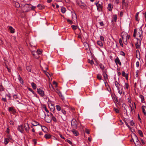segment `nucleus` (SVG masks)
Instances as JSON below:
<instances>
[{"mask_svg":"<svg viewBox=\"0 0 146 146\" xmlns=\"http://www.w3.org/2000/svg\"><path fill=\"white\" fill-rule=\"evenodd\" d=\"M132 139L135 145H138V143L140 144V143L137 137L135 134H133V136H132Z\"/></svg>","mask_w":146,"mask_h":146,"instance_id":"1","label":"nucleus"},{"mask_svg":"<svg viewBox=\"0 0 146 146\" xmlns=\"http://www.w3.org/2000/svg\"><path fill=\"white\" fill-rule=\"evenodd\" d=\"M71 125L72 129H76L77 128L78 126L77 124V122L74 119H73L72 120L71 122Z\"/></svg>","mask_w":146,"mask_h":146,"instance_id":"2","label":"nucleus"},{"mask_svg":"<svg viewBox=\"0 0 146 146\" xmlns=\"http://www.w3.org/2000/svg\"><path fill=\"white\" fill-rule=\"evenodd\" d=\"M138 33L139 34V38H136V39L137 40H139V41L141 42V40H142L143 37L142 36L143 31L141 27L139 28V31L138 32Z\"/></svg>","mask_w":146,"mask_h":146,"instance_id":"3","label":"nucleus"},{"mask_svg":"<svg viewBox=\"0 0 146 146\" xmlns=\"http://www.w3.org/2000/svg\"><path fill=\"white\" fill-rule=\"evenodd\" d=\"M17 129L21 133H23L24 129L23 125H20L17 128Z\"/></svg>","mask_w":146,"mask_h":146,"instance_id":"4","label":"nucleus"},{"mask_svg":"<svg viewBox=\"0 0 146 146\" xmlns=\"http://www.w3.org/2000/svg\"><path fill=\"white\" fill-rule=\"evenodd\" d=\"M37 92L40 94V95L42 97H43L44 95V92L41 90V89H37Z\"/></svg>","mask_w":146,"mask_h":146,"instance_id":"5","label":"nucleus"},{"mask_svg":"<svg viewBox=\"0 0 146 146\" xmlns=\"http://www.w3.org/2000/svg\"><path fill=\"white\" fill-rule=\"evenodd\" d=\"M24 127L26 131L27 132H28L30 127H29V124L28 123H25L24 124Z\"/></svg>","mask_w":146,"mask_h":146,"instance_id":"6","label":"nucleus"},{"mask_svg":"<svg viewBox=\"0 0 146 146\" xmlns=\"http://www.w3.org/2000/svg\"><path fill=\"white\" fill-rule=\"evenodd\" d=\"M115 62L117 65L118 64H119L120 66L121 65V63L118 57H117L115 60Z\"/></svg>","mask_w":146,"mask_h":146,"instance_id":"7","label":"nucleus"},{"mask_svg":"<svg viewBox=\"0 0 146 146\" xmlns=\"http://www.w3.org/2000/svg\"><path fill=\"white\" fill-rule=\"evenodd\" d=\"M76 129H72L71 130L73 134L76 136H77L79 135L78 132L75 130Z\"/></svg>","mask_w":146,"mask_h":146,"instance_id":"8","label":"nucleus"},{"mask_svg":"<svg viewBox=\"0 0 146 146\" xmlns=\"http://www.w3.org/2000/svg\"><path fill=\"white\" fill-rule=\"evenodd\" d=\"M136 56L139 60L140 59V53L138 50H136Z\"/></svg>","mask_w":146,"mask_h":146,"instance_id":"9","label":"nucleus"},{"mask_svg":"<svg viewBox=\"0 0 146 146\" xmlns=\"http://www.w3.org/2000/svg\"><path fill=\"white\" fill-rule=\"evenodd\" d=\"M122 35H125V36L126 37V38H125V39H126L127 40V39H129L130 38V36L129 35H128L127 33H123L122 32L121 33V36H122Z\"/></svg>","mask_w":146,"mask_h":146,"instance_id":"10","label":"nucleus"},{"mask_svg":"<svg viewBox=\"0 0 146 146\" xmlns=\"http://www.w3.org/2000/svg\"><path fill=\"white\" fill-rule=\"evenodd\" d=\"M8 28L9 30L10 31L11 33H15V29L12 27L10 26H8Z\"/></svg>","mask_w":146,"mask_h":146,"instance_id":"11","label":"nucleus"},{"mask_svg":"<svg viewBox=\"0 0 146 146\" xmlns=\"http://www.w3.org/2000/svg\"><path fill=\"white\" fill-rule=\"evenodd\" d=\"M32 68V66L31 65H30L28 66H27L26 67V69L27 70L30 72H31V69Z\"/></svg>","mask_w":146,"mask_h":146,"instance_id":"12","label":"nucleus"},{"mask_svg":"<svg viewBox=\"0 0 146 146\" xmlns=\"http://www.w3.org/2000/svg\"><path fill=\"white\" fill-rule=\"evenodd\" d=\"M31 124L34 126H36L37 125H39V123L37 121H33Z\"/></svg>","mask_w":146,"mask_h":146,"instance_id":"13","label":"nucleus"},{"mask_svg":"<svg viewBox=\"0 0 146 146\" xmlns=\"http://www.w3.org/2000/svg\"><path fill=\"white\" fill-rule=\"evenodd\" d=\"M113 7L111 3H109L108 5V9L109 11H111L112 10Z\"/></svg>","mask_w":146,"mask_h":146,"instance_id":"14","label":"nucleus"},{"mask_svg":"<svg viewBox=\"0 0 146 146\" xmlns=\"http://www.w3.org/2000/svg\"><path fill=\"white\" fill-rule=\"evenodd\" d=\"M46 121L47 123H51L52 121V119L51 117H46L45 118Z\"/></svg>","mask_w":146,"mask_h":146,"instance_id":"15","label":"nucleus"},{"mask_svg":"<svg viewBox=\"0 0 146 146\" xmlns=\"http://www.w3.org/2000/svg\"><path fill=\"white\" fill-rule=\"evenodd\" d=\"M44 137L46 139H49L51 138V135L48 133H46L44 135Z\"/></svg>","mask_w":146,"mask_h":146,"instance_id":"16","label":"nucleus"},{"mask_svg":"<svg viewBox=\"0 0 146 146\" xmlns=\"http://www.w3.org/2000/svg\"><path fill=\"white\" fill-rule=\"evenodd\" d=\"M140 42L139 44V43L138 42H137L135 43V46L136 48L138 50L140 48V46L141 44V42Z\"/></svg>","mask_w":146,"mask_h":146,"instance_id":"17","label":"nucleus"},{"mask_svg":"<svg viewBox=\"0 0 146 146\" xmlns=\"http://www.w3.org/2000/svg\"><path fill=\"white\" fill-rule=\"evenodd\" d=\"M139 97L141 99V102L143 103L145 102V100L144 97L142 95H140L139 96Z\"/></svg>","mask_w":146,"mask_h":146,"instance_id":"18","label":"nucleus"},{"mask_svg":"<svg viewBox=\"0 0 146 146\" xmlns=\"http://www.w3.org/2000/svg\"><path fill=\"white\" fill-rule=\"evenodd\" d=\"M37 7L39 9H44V7L43 5H42L41 4H38L37 6Z\"/></svg>","mask_w":146,"mask_h":146,"instance_id":"19","label":"nucleus"},{"mask_svg":"<svg viewBox=\"0 0 146 146\" xmlns=\"http://www.w3.org/2000/svg\"><path fill=\"white\" fill-rule=\"evenodd\" d=\"M121 37L122 39V40L123 41L124 43L126 45L127 43V40L125 39V38L123 37V35H122Z\"/></svg>","mask_w":146,"mask_h":146,"instance_id":"20","label":"nucleus"},{"mask_svg":"<svg viewBox=\"0 0 146 146\" xmlns=\"http://www.w3.org/2000/svg\"><path fill=\"white\" fill-rule=\"evenodd\" d=\"M117 16L116 15H113V20H112L111 22H113V21L114 22H116L117 19Z\"/></svg>","mask_w":146,"mask_h":146,"instance_id":"21","label":"nucleus"},{"mask_svg":"<svg viewBox=\"0 0 146 146\" xmlns=\"http://www.w3.org/2000/svg\"><path fill=\"white\" fill-rule=\"evenodd\" d=\"M8 110L9 111H12L13 113L15 112V110L14 109V108L13 107H10L9 108Z\"/></svg>","mask_w":146,"mask_h":146,"instance_id":"22","label":"nucleus"},{"mask_svg":"<svg viewBox=\"0 0 146 146\" xmlns=\"http://www.w3.org/2000/svg\"><path fill=\"white\" fill-rule=\"evenodd\" d=\"M31 86L34 89H35L36 88V85L34 82H33L31 83Z\"/></svg>","mask_w":146,"mask_h":146,"instance_id":"23","label":"nucleus"},{"mask_svg":"<svg viewBox=\"0 0 146 146\" xmlns=\"http://www.w3.org/2000/svg\"><path fill=\"white\" fill-rule=\"evenodd\" d=\"M115 84L116 87L117 88H119L120 84L117 81H115Z\"/></svg>","mask_w":146,"mask_h":146,"instance_id":"24","label":"nucleus"},{"mask_svg":"<svg viewBox=\"0 0 146 146\" xmlns=\"http://www.w3.org/2000/svg\"><path fill=\"white\" fill-rule=\"evenodd\" d=\"M103 75L104 78L105 79H108V76L107 74H106V72H104Z\"/></svg>","mask_w":146,"mask_h":146,"instance_id":"25","label":"nucleus"},{"mask_svg":"<svg viewBox=\"0 0 146 146\" xmlns=\"http://www.w3.org/2000/svg\"><path fill=\"white\" fill-rule=\"evenodd\" d=\"M138 133L141 137H143V134L142 131L140 130H138Z\"/></svg>","mask_w":146,"mask_h":146,"instance_id":"26","label":"nucleus"},{"mask_svg":"<svg viewBox=\"0 0 146 146\" xmlns=\"http://www.w3.org/2000/svg\"><path fill=\"white\" fill-rule=\"evenodd\" d=\"M102 5L99 3L98 5L97 6V9L98 10L100 9H102Z\"/></svg>","mask_w":146,"mask_h":146,"instance_id":"27","label":"nucleus"},{"mask_svg":"<svg viewBox=\"0 0 146 146\" xmlns=\"http://www.w3.org/2000/svg\"><path fill=\"white\" fill-rule=\"evenodd\" d=\"M56 109L58 111H60L61 110L60 106L58 105H57L56 106Z\"/></svg>","mask_w":146,"mask_h":146,"instance_id":"28","label":"nucleus"},{"mask_svg":"<svg viewBox=\"0 0 146 146\" xmlns=\"http://www.w3.org/2000/svg\"><path fill=\"white\" fill-rule=\"evenodd\" d=\"M97 43L98 45L100 46H103V44L102 42L100 41H98L97 42Z\"/></svg>","mask_w":146,"mask_h":146,"instance_id":"29","label":"nucleus"},{"mask_svg":"<svg viewBox=\"0 0 146 146\" xmlns=\"http://www.w3.org/2000/svg\"><path fill=\"white\" fill-rule=\"evenodd\" d=\"M19 79L21 83L22 84L23 83V80L19 75Z\"/></svg>","mask_w":146,"mask_h":146,"instance_id":"30","label":"nucleus"},{"mask_svg":"<svg viewBox=\"0 0 146 146\" xmlns=\"http://www.w3.org/2000/svg\"><path fill=\"white\" fill-rule=\"evenodd\" d=\"M137 33V29H135L134 30V33H133V36L134 38H135V37L136 36Z\"/></svg>","mask_w":146,"mask_h":146,"instance_id":"31","label":"nucleus"},{"mask_svg":"<svg viewBox=\"0 0 146 146\" xmlns=\"http://www.w3.org/2000/svg\"><path fill=\"white\" fill-rule=\"evenodd\" d=\"M97 78L98 79L101 80L102 79V77L100 75L98 74L97 75Z\"/></svg>","mask_w":146,"mask_h":146,"instance_id":"32","label":"nucleus"},{"mask_svg":"<svg viewBox=\"0 0 146 146\" xmlns=\"http://www.w3.org/2000/svg\"><path fill=\"white\" fill-rule=\"evenodd\" d=\"M15 7L17 8H19L20 6L19 3L17 2H15Z\"/></svg>","mask_w":146,"mask_h":146,"instance_id":"33","label":"nucleus"},{"mask_svg":"<svg viewBox=\"0 0 146 146\" xmlns=\"http://www.w3.org/2000/svg\"><path fill=\"white\" fill-rule=\"evenodd\" d=\"M119 42L120 45L122 46H123V44L122 43V40L121 38H119Z\"/></svg>","mask_w":146,"mask_h":146,"instance_id":"34","label":"nucleus"},{"mask_svg":"<svg viewBox=\"0 0 146 146\" xmlns=\"http://www.w3.org/2000/svg\"><path fill=\"white\" fill-rule=\"evenodd\" d=\"M113 110L117 113H119V110L117 108H114L113 109Z\"/></svg>","mask_w":146,"mask_h":146,"instance_id":"35","label":"nucleus"},{"mask_svg":"<svg viewBox=\"0 0 146 146\" xmlns=\"http://www.w3.org/2000/svg\"><path fill=\"white\" fill-rule=\"evenodd\" d=\"M9 139L8 138H5V145H7L8 144L9 142Z\"/></svg>","mask_w":146,"mask_h":146,"instance_id":"36","label":"nucleus"},{"mask_svg":"<svg viewBox=\"0 0 146 146\" xmlns=\"http://www.w3.org/2000/svg\"><path fill=\"white\" fill-rule=\"evenodd\" d=\"M61 11L63 13H64L66 12V9L64 7H62L61 8Z\"/></svg>","mask_w":146,"mask_h":146,"instance_id":"37","label":"nucleus"},{"mask_svg":"<svg viewBox=\"0 0 146 146\" xmlns=\"http://www.w3.org/2000/svg\"><path fill=\"white\" fill-rule=\"evenodd\" d=\"M129 84L128 83H125V85L124 86L125 88H126L127 89H128L129 88Z\"/></svg>","mask_w":146,"mask_h":146,"instance_id":"38","label":"nucleus"},{"mask_svg":"<svg viewBox=\"0 0 146 146\" xmlns=\"http://www.w3.org/2000/svg\"><path fill=\"white\" fill-rule=\"evenodd\" d=\"M7 137L8 138H8L9 139H10V140H12V136L9 134H7Z\"/></svg>","mask_w":146,"mask_h":146,"instance_id":"39","label":"nucleus"},{"mask_svg":"<svg viewBox=\"0 0 146 146\" xmlns=\"http://www.w3.org/2000/svg\"><path fill=\"white\" fill-rule=\"evenodd\" d=\"M87 6L85 4H84L81 5H80V7L82 9H83L85 7H86Z\"/></svg>","mask_w":146,"mask_h":146,"instance_id":"40","label":"nucleus"},{"mask_svg":"<svg viewBox=\"0 0 146 146\" xmlns=\"http://www.w3.org/2000/svg\"><path fill=\"white\" fill-rule=\"evenodd\" d=\"M71 27L73 30H76L77 28V26L75 25H72L71 26Z\"/></svg>","mask_w":146,"mask_h":146,"instance_id":"41","label":"nucleus"},{"mask_svg":"<svg viewBox=\"0 0 146 146\" xmlns=\"http://www.w3.org/2000/svg\"><path fill=\"white\" fill-rule=\"evenodd\" d=\"M52 120L54 121L55 122H56L57 121V119L54 116L52 118Z\"/></svg>","mask_w":146,"mask_h":146,"instance_id":"42","label":"nucleus"},{"mask_svg":"<svg viewBox=\"0 0 146 146\" xmlns=\"http://www.w3.org/2000/svg\"><path fill=\"white\" fill-rule=\"evenodd\" d=\"M88 62L89 63H90L92 65L94 64V61L92 60H90L89 59H88Z\"/></svg>","mask_w":146,"mask_h":146,"instance_id":"43","label":"nucleus"},{"mask_svg":"<svg viewBox=\"0 0 146 146\" xmlns=\"http://www.w3.org/2000/svg\"><path fill=\"white\" fill-rule=\"evenodd\" d=\"M117 90H118V93L120 94L121 95L122 93V90H120V88H117Z\"/></svg>","mask_w":146,"mask_h":146,"instance_id":"44","label":"nucleus"},{"mask_svg":"<svg viewBox=\"0 0 146 146\" xmlns=\"http://www.w3.org/2000/svg\"><path fill=\"white\" fill-rule=\"evenodd\" d=\"M4 88L2 85H0V91H2L4 90Z\"/></svg>","mask_w":146,"mask_h":146,"instance_id":"45","label":"nucleus"},{"mask_svg":"<svg viewBox=\"0 0 146 146\" xmlns=\"http://www.w3.org/2000/svg\"><path fill=\"white\" fill-rule=\"evenodd\" d=\"M51 111L52 112H54L55 110V108L54 106H52V108H50Z\"/></svg>","mask_w":146,"mask_h":146,"instance_id":"46","label":"nucleus"},{"mask_svg":"<svg viewBox=\"0 0 146 146\" xmlns=\"http://www.w3.org/2000/svg\"><path fill=\"white\" fill-rule=\"evenodd\" d=\"M100 68L102 70H103L104 68V67L103 65L102 64H100Z\"/></svg>","mask_w":146,"mask_h":146,"instance_id":"47","label":"nucleus"},{"mask_svg":"<svg viewBox=\"0 0 146 146\" xmlns=\"http://www.w3.org/2000/svg\"><path fill=\"white\" fill-rule=\"evenodd\" d=\"M100 38L101 40L102 41H104V38L103 36H100Z\"/></svg>","mask_w":146,"mask_h":146,"instance_id":"48","label":"nucleus"},{"mask_svg":"<svg viewBox=\"0 0 146 146\" xmlns=\"http://www.w3.org/2000/svg\"><path fill=\"white\" fill-rule=\"evenodd\" d=\"M120 55L124 56H125V54L124 52L123 51H121L120 52Z\"/></svg>","mask_w":146,"mask_h":146,"instance_id":"49","label":"nucleus"},{"mask_svg":"<svg viewBox=\"0 0 146 146\" xmlns=\"http://www.w3.org/2000/svg\"><path fill=\"white\" fill-rule=\"evenodd\" d=\"M56 92L58 93L59 94V95H60V94H61V93L60 92V91L58 89H57L56 90Z\"/></svg>","mask_w":146,"mask_h":146,"instance_id":"50","label":"nucleus"},{"mask_svg":"<svg viewBox=\"0 0 146 146\" xmlns=\"http://www.w3.org/2000/svg\"><path fill=\"white\" fill-rule=\"evenodd\" d=\"M126 73L124 71H122V75L124 77L125 76H126Z\"/></svg>","mask_w":146,"mask_h":146,"instance_id":"51","label":"nucleus"},{"mask_svg":"<svg viewBox=\"0 0 146 146\" xmlns=\"http://www.w3.org/2000/svg\"><path fill=\"white\" fill-rule=\"evenodd\" d=\"M85 132L87 134H89V130L86 129H85Z\"/></svg>","mask_w":146,"mask_h":146,"instance_id":"52","label":"nucleus"},{"mask_svg":"<svg viewBox=\"0 0 146 146\" xmlns=\"http://www.w3.org/2000/svg\"><path fill=\"white\" fill-rule=\"evenodd\" d=\"M142 111H143V113L144 115H145L146 116V111H145V109L144 108H143Z\"/></svg>","mask_w":146,"mask_h":146,"instance_id":"53","label":"nucleus"},{"mask_svg":"<svg viewBox=\"0 0 146 146\" xmlns=\"http://www.w3.org/2000/svg\"><path fill=\"white\" fill-rule=\"evenodd\" d=\"M66 141L68 143H69L70 144H72V142L70 140L67 139L66 140Z\"/></svg>","mask_w":146,"mask_h":146,"instance_id":"54","label":"nucleus"},{"mask_svg":"<svg viewBox=\"0 0 146 146\" xmlns=\"http://www.w3.org/2000/svg\"><path fill=\"white\" fill-rule=\"evenodd\" d=\"M99 23L100 25L102 26H103L104 25V24L103 21H102L101 22H99Z\"/></svg>","mask_w":146,"mask_h":146,"instance_id":"55","label":"nucleus"},{"mask_svg":"<svg viewBox=\"0 0 146 146\" xmlns=\"http://www.w3.org/2000/svg\"><path fill=\"white\" fill-rule=\"evenodd\" d=\"M139 61H137L136 62V66L137 67H138L139 66Z\"/></svg>","mask_w":146,"mask_h":146,"instance_id":"56","label":"nucleus"},{"mask_svg":"<svg viewBox=\"0 0 146 146\" xmlns=\"http://www.w3.org/2000/svg\"><path fill=\"white\" fill-rule=\"evenodd\" d=\"M28 90L31 92H32L33 94H34L35 92L31 88H28Z\"/></svg>","mask_w":146,"mask_h":146,"instance_id":"57","label":"nucleus"},{"mask_svg":"<svg viewBox=\"0 0 146 146\" xmlns=\"http://www.w3.org/2000/svg\"><path fill=\"white\" fill-rule=\"evenodd\" d=\"M134 122L133 121H131L130 122V124L131 125V126L133 125H134Z\"/></svg>","mask_w":146,"mask_h":146,"instance_id":"58","label":"nucleus"},{"mask_svg":"<svg viewBox=\"0 0 146 146\" xmlns=\"http://www.w3.org/2000/svg\"><path fill=\"white\" fill-rule=\"evenodd\" d=\"M62 112L64 115H65L66 114V111L64 110H62L61 111Z\"/></svg>","mask_w":146,"mask_h":146,"instance_id":"59","label":"nucleus"},{"mask_svg":"<svg viewBox=\"0 0 146 146\" xmlns=\"http://www.w3.org/2000/svg\"><path fill=\"white\" fill-rule=\"evenodd\" d=\"M124 122H125V123L126 126L128 127H129V125H128V123H127V122L126 121H125V120H124Z\"/></svg>","mask_w":146,"mask_h":146,"instance_id":"60","label":"nucleus"},{"mask_svg":"<svg viewBox=\"0 0 146 146\" xmlns=\"http://www.w3.org/2000/svg\"><path fill=\"white\" fill-rule=\"evenodd\" d=\"M10 129L9 127L7 128L6 130V132L8 133V134H9V133Z\"/></svg>","mask_w":146,"mask_h":146,"instance_id":"61","label":"nucleus"},{"mask_svg":"<svg viewBox=\"0 0 146 146\" xmlns=\"http://www.w3.org/2000/svg\"><path fill=\"white\" fill-rule=\"evenodd\" d=\"M128 74H127L126 76H124L125 77V78L127 80H128Z\"/></svg>","mask_w":146,"mask_h":146,"instance_id":"62","label":"nucleus"},{"mask_svg":"<svg viewBox=\"0 0 146 146\" xmlns=\"http://www.w3.org/2000/svg\"><path fill=\"white\" fill-rule=\"evenodd\" d=\"M143 31L146 35V26H145L143 28Z\"/></svg>","mask_w":146,"mask_h":146,"instance_id":"63","label":"nucleus"},{"mask_svg":"<svg viewBox=\"0 0 146 146\" xmlns=\"http://www.w3.org/2000/svg\"><path fill=\"white\" fill-rule=\"evenodd\" d=\"M36 8V6H32L31 7V9L33 10H34Z\"/></svg>","mask_w":146,"mask_h":146,"instance_id":"64","label":"nucleus"}]
</instances>
